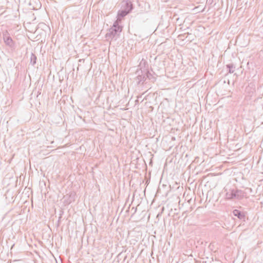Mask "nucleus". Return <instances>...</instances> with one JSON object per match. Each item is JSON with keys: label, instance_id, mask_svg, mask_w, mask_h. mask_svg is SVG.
Instances as JSON below:
<instances>
[{"label": "nucleus", "instance_id": "obj_1", "mask_svg": "<svg viewBox=\"0 0 263 263\" xmlns=\"http://www.w3.org/2000/svg\"><path fill=\"white\" fill-rule=\"evenodd\" d=\"M118 21H115L112 26L109 28L108 32L106 34V37L108 39H113L119 35V33L122 30V27L119 25Z\"/></svg>", "mask_w": 263, "mask_h": 263}, {"label": "nucleus", "instance_id": "obj_2", "mask_svg": "<svg viewBox=\"0 0 263 263\" xmlns=\"http://www.w3.org/2000/svg\"><path fill=\"white\" fill-rule=\"evenodd\" d=\"M3 38L6 45L8 46L11 50H14L15 48L14 42L7 30H5L3 32Z\"/></svg>", "mask_w": 263, "mask_h": 263}, {"label": "nucleus", "instance_id": "obj_3", "mask_svg": "<svg viewBox=\"0 0 263 263\" xmlns=\"http://www.w3.org/2000/svg\"><path fill=\"white\" fill-rule=\"evenodd\" d=\"M136 74L137 75L136 77V80L137 81V84H140V83L143 84L146 80V74H145L144 70L143 71L141 68L136 71Z\"/></svg>", "mask_w": 263, "mask_h": 263}, {"label": "nucleus", "instance_id": "obj_4", "mask_svg": "<svg viewBox=\"0 0 263 263\" xmlns=\"http://www.w3.org/2000/svg\"><path fill=\"white\" fill-rule=\"evenodd\" d=\"M134 7L132 2L129 0H124L122 2L121 9L129 13L133 9Z\"/></svg>", "mask_w": 263, "mask_h": 263}, {"label": "nucleus", "instance_id": "obj_5", "mask_svg": "<svg viewBox=\"0 0 263 263\" xmlns=\"http://www.w3.org/2000/svg\"><path fill=\"white\" fill-rule=\"evenodd\" d=\"M234 193L235 199L237 200H241L246 196V193L245 191L238 189L234 190Z\"/></svg>", "mask_w": 263, "mask_h": 263}, {"label": "nucleus", "instance_id": "obj_6", "mask_svg": "<svg viewBox=\"0 0 263 263\" xmlns=\"http://www.w3.org/2000/svg\"><path fill=\"white\" fill-rule=\"evenodd\" d=\"M128 14V12H126L125 10H123L121 8V10H119L117 13V19L116 21H118L119 23H120L122 20V18L126 16Z\"/></svg>", "mask_w": 263, "mask_h": 263}, {"label": "nucleus", "instance_id": "obj_7", "mask_svg": "<svg viewBox=\"0 0 263 263\" xmlns=\"http://www.w3.org/2000/svg\"><path fill=\"white\" fill-rule=\"evenodd\" d=\"M233 214L235 216L237 217L239 219H243L245 217L244 213L237 209L234 210L233 211Z\"/></svg>", "mask_w": 263, "mask_h": 263}, {"label": "nucleus", "instance_id": "obj_8", "mask_svg": "<svg viewBox=\"0 0 263 263\" xmlns=\"http://www.w3.org/2000/svg\"><path fill=\"white\" fill-rule=\"evenodd\" d=\"M235 196L234 189L230 190L229 192H227L226 194V198L228 200L235 199Z\"/></svg>", "mask_w": 263, "mask_h": 263}, {"label": "nucleus", "instance_id": "obj_9", "mask_svg": "<svg viewBox=\"0 0 263 263\" xmlns=\"http://www.w3.org/2000/svg\"><path fill=\"white\" fill-rule=\"evenodd\" d=\"M227 68L229 70V73H232L235 71V66L233 64H229L226 65Z\"/></svg>", "mask_w": 263, "mask_h": 263}, {"label": "nucleus", "instance_id": "obj_10", "mask_svg": "<svg viewBox=\"0 0 263 263\" xmlns=\"http://www.w3.org/2000/svg\"><path fill=\"white\" fill-rule=\"evenodd\" d=\"M36 56L33 53H31V57H30V63L34 65L36 63Z\"/></svg>", "mask_w": 263, "mask_h": 263}, {"label": "nucleus", "instance_id": "obj_11", "mask_svg": "<svg viewBox=\"0 0 263 263\" xmlns=\"http://www.w3.org/2000/svg\"><path fill=\"white\" fill-rule=\"evenodd\" d=\"M144 72L146 74V79L151 80L153 77V75L147 70H144Z\"/></svg>", "mask_w": 263, "mask_h": 263}, {"label": "nucleus", "instance_id": "obj_12", "mask_svg": "<svg viewBox=\"0 0 263 263\" xmlns=\"http://www.w3.org/2000/svg\"><path fill=\"white\" fill-rule=\"evenodd\" d=\"M160 215H161V213H159V214H158L157 217H160Z\"/></svg>", "mask_w": 263, "mask_h": 263}]
</instances>
